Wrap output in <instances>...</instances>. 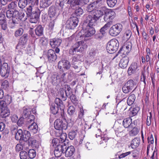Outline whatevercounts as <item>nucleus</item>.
<instances>
[{"mask_svg": "<svg viewBox=\"0 0 159 159\" xmlns=\"http://www.w3.org/2000/svg\"><path fill=\"white\" fill-rule=\"evenodd\" d=\"M26 0L28 3L31 4L26 9L27 16L30 18L31 23H36L39 20L40 11L39 9H37L32 11V7L35 5H38L39 0Z\"/></svg>", "mask_w": 159, "mask_h": 159, "instance_id": "1", "label": "nucleus"}, {"mask_svg": "<svg viewBox=\"0 0 159 159\" xmlns=\"http://www.w3.org/2000/svg\"><path fill=\"white\" fill-rule=\"evenodd\" d=\"M55 103L56 105L52 104L50 106L51 112L54 115L58 114L62 117L64 114L65 109V105L63 102L60 98H57L55 99Z\"/></svg>", "mask_w": 159, "mask_h": 159, "instance_id": "2", "label": "nucleus"}, {"mask_svg": "<svg viewBox=\"0 0 159 159\" xmlns=\"http://www.w3.org/2000/svg\"><path fill=\"white\" fill-rule=\"evenodd\" d=\"M87 46L84 41L83 40L75 43L69 50V54L74 55L76 52H82L87 48Z\"/></svg>", "mask_w": 159, "mask_h": 159, "instance_id": "3", "label": "nucleus"}, {"mask_svg": "<svg viewBox=\"0 0 159 159\" xmlns=\"http://www.w3.org/2000/svg\"><path fill=\"white\" fill-rule=\"evenodd\" d=\"M95 30L93 27L87 25L85 29H83L79 32L77 35L80 38L89 37L95 34Z\"/></svg>", "mask_w": 159, "mask_h": 159, "instance_id": "4", "label": "nucleus"}, {"mask_svg": "<svg viewBox=\"0 0 159 159\" xmlns=\"http://www.w3.org/2000/svg\"><path fill=\"white\" fill-rule=\"evenodd\" d=\"M79 22L78 18L73 16L70 18L66 21V27L70 30H73L77 26Z\"/></svg>", "mask_w": 159, "mask_h": 159, "instance_id": "5", "label": "nucleus"}, {"mask_svg": "<svg viewBox=\"0 0 159 159\" xmlns=\"http://www.w3.org/2000/svg\"><path fill=\"white\" fill-rule=\"evenodd\" d=\"M23 108V116L25 118H27L26 122L28 124L33 122L34 120V117L33 115H31L32 109L29 107H24Z\"/></svg>", "mask_w": 159, "mask_h": 159, "instance_id": "6", "label": "nucleus"}, {"mask_svg": "<svg viewBox=\"0 0 159 159\" xmlns=\"http://www.w3.org/2000/svg\"><path fill=\"white\" fill-rule=\"evenodd\" d=\"M54 127L55 128L59 130L61 133L62 132V130H66L67 128V124L66 123H64L63 121L60 119H57L54 122Z\"/></svg>", "mask_w": 159, "mask_h": 159, "instance_id": "7", "label": "nucleus"}, {"mask_svg": "<svg viewBox=\"0 0 159 159\" xmlns=\"http://www.w3.org/2000/svg\"><path fill=\"white\" fill-rule=\"evenodd\" d=\"M123 26L120 24L113 25L110 29V35L115 36L119 34L121 31Z\"/></svg>", "mask_w": 159, "mask_h": 159, "instance_id": "8", "label": "nucleus"}, {"mask_svg": "<svg viewBox=\"0 0 159 159\" xmlns=\"http://www.w3.org/2000/svg\"><path fill=\"white\" fill-rule=\"evenodd\" d=\"M66 148V145L61 143L57 145L55 148L54 151V154L55 156L57 157H60L62 153H65V150Z\"/></svg>", "mask_w": 159, "mask_h": 159, "instance_id": "9", "label": "nucleus"}, {"mask_svg": "<svg viewBox=\"0 0 159 159\" xmlns=\"http://www.w3.org/2000/svg\"><path fill=\"white\" fill-rule=\"evenodd\" d=\"M131 154V156L133 158L132 159H138L139 153L138 152V151L135 150L122 153L120 155H118V157L119 159H121Z\"/></svg>", "mask_w": 159, "mask_h": 159, "instance_id": "10", "label": "nucleus"}, {"mask_svg": "<svg viewBox=\"0 0 159 159\" xmlns=\"http://www.w3.org/2000/svg\"><path fill=\"white\" fill-rule=\"evenodd\" d=\"M70 62L67 60H62L60 61L58 64V67L61 71H64V70L69 69L70 67Z\"/></svg>", "mask_w": 159, "mask_h": 159, "instance_id": "11", "label": "nucleus"}, {"mask_svg": "<svg viewBox=\"0 0 159 159\" xmlns=\"http://www.w3.org/2000/svg\"><path fill=\"white\" fill-rule=\"evenodd\" d=\"M131 50V46L125 44L120 48L119 51V53L122 57L127 56Z\"/></svg>", "mask_w": 159, "mask_h": 159, "instance_id": "12", "label": "nucleus"}, {"mask_svg": "<svg viewBox=\"0 0 159 159\" xmlns=\"http://www.w3.org/2000/svg\"><path fill=\"white\" fill-rule=\"evenodd\" d=\"M129 58L128 56L122 57L119 61L118 64L119 67L122 69L126 68L129 64Z\"/></svg>", "mask_w": 159, "mask_h": 159, "instance_id": "13", "label": "nucleus"}, {"mask_svg": "<svg viewBox=\"0 0 159 159\" xmlns=\"http://www.w3.org/2000/svg\"><path fill=\"white\" fill-rule=\"evenodd\" d=\"M60 13L61 12L55 6H52L49 8L48 13L51 18L55 17L56 15H59Z\"/></svg>", "mask_w": 159, "mask_h": 159, "instance_id": "14", "label": "nucleus"}, {"mask_svg": "<svg viewBox=\"0 0 159 159\" xmlns=\"http://www.w3.org/2000/svg\"><path fill=\"white\" fill-rule=\"evenodd\" d=\"M119 43L117 39H112L110 41V48L112 52V53H114L118 49Z\"/></svg>", "mask_w": 159, "mask_h": 159, "instance_id": "15", "label": "nucleus"}, {"mask_svg": "<svg viewBox=\"0 0 159 159\" xmlns=\"http://www.w3.org/2000/svg\"><path fill=\"white\" fill-rule=\"evenodd\" d=\"M47 57L48 61L50 62L54 61L57 59V55L53 50L50 49L48 51Z\"/></svg>", "mask_w": 159, "mask_h": 159, "instance_id": "16", "label": "nucleus"}, {"mask_svg": "<svg viewBox=\"0 0 159 159\" xmlns=\"http://www.w3.org/2000/svg\"><path fill=\"white\" fill-rule=\"evenodd\" d=\"M101 0H97L96 1L89 5L86 7V10L89 12H91L96 8H98L97 4L101 3Z\"/></svg>", "mask_w": 159, "mask_h": 159, "instance_id": "17", "label": "nucleus"}, {"mask_svg": "<svg viewBox=\"0 0 159 159\" xmlns=\"http://www.w3.org/2000/svg\"><path fill=\"white\" fill-rule=\"evenodd\" d=\"M98 20L91 15H89L86 17V22L88 23L87 25L93 27L96 23Z\"/></svg>", "mask_w": 159, "mask_h": 159, "instance_id": "18", "label": "nucleus"}, {"mask_svg": "<svg viewBox=\"0 0 159 159\" xmlns=\"http://www.w3.org/2000/svg\"><path fill=\"white\" fill-rule=\"evenodd\" d=\"M75 151L74 147L73 146L67 147L65 150V156L66 157H70L74 153Z\"/></svg>", "mask_w": 159, "mask_h": 159, "instance_id": "19", "label": "nucleus"}, {"mask_svg": "<svg viewBox=\"0 0 159 159\" xmlns=\"http://www.w3.org/2000/svg\"><path fill=\"white\" fill-rule=\"evenodd\" d=\"M62 40L60 38H54L51 40L50 44L52 48L58 47L60 46Z\"/></svg>", "mask_w": 159, "mask_h": 159, "instance_id": "20", "label": "nucleus"}, {"mask_svg": "<svg viewBox=\"0 0 159 159\" xmlns=\"http://www.w3.org/2000/svg\"><path fill=\"white\" fill-rule=\"evenodd\" d=\"M27 124L30 125L28 127V129L30 131L34 134L36 133L38 130V126L36 123L34 122V120L33 122H29Z\"/></svg>", "mask_w": 159, "mask_h": 159, "instance_id": "21", "label": "nucleus"}, {"mask_svg": "<svg viewBox=\"0 0 159 159\" xmlns=\"http://www.w3.org/2000/svg\"><path fill=\"white\" fill-rule=\"evenodd\" d=\"M138 68V64L135 62H133L127 71L128 74L131 75L134 73Z\"/></svg>", "mask_w": 159, "mask_h": 159, "instance_id": "22", "label": "nucleus"}, {"mask_svg": "<svg viewBox=\"0 0 159 159\" xmlns=\"http://www.w3.org/2000/svg\"><path fill=\"white\" fill-rule=\"evenodd\" d=\"M58 74H53L52 75L50 82L53 85L57 86L59 84L60 80L59 79H58Z\"/></svg>", "mask_w": 159, "mask_h": 159, "instance_id": "23", "label": "nucleus"}, {"mask_svg": "<svg viewBox=\"0 0 159 159\" xmlns=\"http://www.w3.org/2000/svg\"><path fill=\"white\" fill-rule=\"evenodd\" d=\"M132 119L130 117L124 119L123 121V125L125 128H128L129 129L133 127V123H132Z\"/></svg>", "mask_w": 159, "mask_h": 159, "instance_id": "24", "label": "nucleus"}, {"mask_svg": "<svg viewBox=\"0 0 159 159\" xmlns=\"http://www.w3.org/2000/svg\"><path fill=\"white\" fill-rule=\"evenodd\" d=\"M140 144V139L138 137H136L132 140L130 143V146L133 149H134L137 148L139 146Z\"/></svg>", "mask_w": 159, "mask_h": 159, "instance_id": "25", "label": "nucleus"}, {"mask_svg": "<svg viewBox=\"0 0 159 159\" xmlns=\"http://www.w3.org/2000/svg\"><path fill=\"white\" fill-rule=\"evenodd\" d=\"M129 134L130 136H136L139 133V132L140 129L139 128L136 127H131L130 129H129Z\"/></svg>", "mask_w": 159, "mask_h": 159, "instance_id": "26", "label": "nucleus"}, {"mask_svg": "<svg viewBox=\"0 0 159 159\" xmlns=\"http://www.w3.org/2000/svg\"><path fill=\"white\" fill-rule=\"evenodd\" d=\"M139 107L136 106V105L134 107H131L129 109V110L130 111L129 116L133 117L136 115L139 111Z\"/></svg>", "mask_w": 159, "mask_h": 159, "instance_id": "27", "label": "nucleus"}, {"mask_svg": "<svg viewBox=\"0 0 159 159\" xmlns=\"http://www.w3.org/2000/svg\"><path fill=\"white\" fill-rule=\"evenodd\" d=\"M136 99V96L133 92H131L129 94L127 100V103L129 106L132 105Z\"/></svg>", "mask_w": 159, "mask_h": 159, "instance_id": "28", "label": "nucleus"}, {"mask_svg": "<svg viewBox=\"0 0 159 159\" xmlns=\"http://www.w3.org/2000/svg\"><path fill=\"white\" fill-rule=\"evenodd\" d=\"M35 34L38 37L41 36L43 35V28L41 25H38L35 30Z\"/></svg>", "mask_w": 159, "mask_h": 159, "instance_id": "29", "label": "nucleus"}, {"mask_svg": "<svg viewBox=\"0 0 159 159\" xmlns=\"http://www.w3.org/2000/svg\"><path fill=\"white\" fill-rule=\"evenodd\" d=\"M102 10L104 13V20L107 23H109V10L106 7H104L102 8Z\"/></svg>", "mask_w": 159, "mask_h": 159, "instance_id": "30", "label": "nucleus"}, {"mask_svg": "<svg viewBox=\"0 0 159 159\" xmlns=\"http://www.w3.org/2000/svg\"><path fill=\"white\" fill-rule=\"evenodd\" d=\"M10 115L9 110L7 107H2L1 110V116L2 118H6L9 116Z\"/></svg>", "mask_w": 159, "mask_h": 159, "instance_id": "31", "label": "nucleus"}, {"mask_svg": "<svg viewBox=\"0 0 159 159\" xmlns=\"http://www.w3.org/2000/svg\"><path fill=\"white\" fill-rule=\"evenodd\" d=\"M109 27V23H107L100 30V32L102 36H106Z\"/></svg>", "mask_w": 159, "mask_h": 159, "instance_id": "32", "label": "nucleus"}, {"mask_svg": "<svg viewBox=\"0 0 159 159\" xmlns=\"http://www.w3.org/2000/svg\"><path fill=\"white\" fill-rule=\"evenodd\" d=\"M30 134L29 131L26 130H24L21 140L28 141L31 138L30 137Z\"/></svg>", "mask_w": 159, "mask_h": 159, "instance_id": "33", "label": "nucleus"}, {"mask_svg": "<svg viewBox=\"0 0 159 159\" xmlns=\"http://www.w3.org/2000/svg\"><path fill=\"white\" fill-rule=\"evenodd\" d=\"M15 133L16 139L17 140H21L23 131L21 129H16Z\"/></svg>", "mask_w": 159, "mask_h": 159, "instance_id": "34", "label": "nucleus"}, {"mask_svg": "<svg viewBox=\"0 0 159 159\" xmlns=\"http://www.w3.org/2000/svg\"><path fill=\"white\" fill-rule=\"evenodd\" d=\"M57 96L61 98V99L65 101L67 99L65 93V91L63 89H60L57 92Z\"/></svg>", "mask_w": 159, "mask_h": 159, "instance_id": "35", "label": "nucleus"}, {"mask_svg": "<svg viewBox=\"0 0 159 159\" xmlns=\"http://www.w3.org/2000/svg\"><path fill=\"white\" fill-rule=\"evenodd\" d=\"M51 3V0H40V7L43 8H45L48 7L50 5Z\"/></svg>", "mask_w": 159, "mask_h": 159, "instance_id": "36", "label": "nucleus"}, {"mask_svg": "<svg viewBox=\"0 0 159 159\" xmlns=\"http://www.w3.org/2000/svg\"><path fill=\"white\" fill-rule=\"evenodd\" d=\"M110 58L112 60L116 62H118L121 59L120 58V53H119V52L117 53L114 54L113 53H110Z\"/></svg>", "mask_w": 159, "mask_h": 159, "instance_id": "37", "label": "nucleus"}, {"mask_svg": "<svg viewBox=\"0 0 159 159\" xmlns=\"http://www.w3.org/2000/svg\"><path fill=\"white\" fill-rule=\"evenodd\" d=\"M65 93L67 98H69L73 94L72 90L69 85H65Z\"/></svg>", "mask_w": 159, "mask_h": 159, "instance_id": "38", "label": "nucleus"}, {"mask_svg": "<svg viewBox=\"0 0 159 159\" xmlns=\"http://www.w3.org/2000/svg\"><path fill=\"white\" fill-rule=\"evenodd\" d=\"M66 3L70 4L71 7L82 4L81 0H68Z\"/></svg>", "mask_w": 159, "mask_h": 159, "instance_id": "39", "label": "nucleus"}, {"mask_svg": "<svg viewBox=\"0 0 159 159\" xmlns=\"http://www.w3.org/2000/svg\"><path fill=\"white\" fill-rule=\"evenodd\" d=\"M103 15V12L101 10H97L95 11L93 16L98 20Z\"/></svg>", "mask_w": 159, "mask_h": 159, "instance_id": "40", "label": "nucleus"}, {"mask_svg": "<svg viewBox=\"0 0 159 159\" xmlns=\"http://www.w3.org/2000/svg\"><path fill=\"white\" fill-rule=\"evenodd\" d=\"M67 112L70 116H73L75 114V108L73 106H70L68 109Z\"/></svg>", "mask_w": 159, "mask_h": 159, "instance_id": "41", "label": "nucleus"}, {"mask_svg": "<svg viewBox=\"0 0 159 159\" xmlns=\"http://www.w3.org/2000/svg\"><path fill=\"white\" fill-rule=\"evenodd\" d=\"M116 14L115 12L112 9H110V22L111 23L115 22L116 20Z\"/></svg>", "mask_w": 159, "mask_h": 159, "instance_id": "42", "label": "nucleus"}, {"mask_svg": "<svg viewBox=\"0 0 159 159\" xmlns=\"http://www.w3.org/2000/svg\"><path fill=\"white\" fill-rule=\"evenodd\" d=\"M78 132V131L77 129L71 130V131L69 133L68 136L69 138L71 140L73 139L77 135Z\"/></svg>", "mask_w": 159, "mask_h": 159, "instance_id": "43", "label": "nucleus"}, {"mask_svg": "<svg viewBox=\"0 0 159 159\" xmlns=\"http://www.w3.org/2000/svg\"><path fill=\"white\" fill-rule=\"evenodd\" d=\"M28 2L26 0H19L18 5L19 7L21 9H23L26 6Z\"/></svg>", "mask_w": 159, "mask_h": 159, "instance_id": "44", "label": "nucleus"}, {"mask_svg": "<svg viewBox=\"0 0 159 159\" xmlns=\"http://www.w3.org/2000/svg\"><path fill=\"white\" fill-rule=\"evenodd\" d=\"M69 98H70L72 102L75 106L77 105L78 102V99L75 95L73 94Z\"/></svg>", "mask_w": 159, "mask_h": 159, "instance_id": "45", "label": "nucleus"}, {"mask_svg": "<svg viewBox=\"0 0 159 159\" xmlns=\"http://www.w3.org/2000/svg\"><path fill=\"white\" fill-rule=\"evenodd\" d=\"M29 157L31 159L34 158L36 156V152L34 149H30L28 153Z\"/></svg>", "mask_w": 159, "mask_h": 159, "instance_id": "46", "label": "nucleus"}, {"mask_svg": "<svg viewBox=\"0 0 159 159\" xmlns=\"http://www.w3.org/2000/svg\"><path fill=\"white\" fill-rule=\"evenodd\" d=\"M2 84L1 88L2 89H6L9 87V82L7 80L3 81L0 80V84Z\"/></svg>", "mask_w": 159, "mask_h": 159, "instance_id": "47", "label": "nucleus"}, {"mask_svg": "<svg viewBox=\"0 0 159 159\" xmlns=\"http://www.w3.org/2000/svg\"><path fill=\"white\" fill-rule=\"evenodd\" d=\"M67 0H61L59 1V6L56 7L59 9V11L61 13L63 10V8L64 5V3Z\"/></svg>", "mask_w": 159, "mask_h": 159, "instance_id": "48", "label": "nucleus"}, {"mask_svg": "<svg viewBox=\"0 0 159 159\" xmlns=\"http://www.w3.org/2000/svg\"><path fill=\"white\" fill-rule=\"evenodd\" d=\"M22 13H20L18 11L15 9L13 11V17L17 19H20V20H21L20 15Z\"/></svg>", "mask_w": 159, "mask_h": 159, "instance_id": "49", "label": "nucleus"}, {"mask_svg": "<svg viewBox=\"0 0 159 159\" xmlns=\"http://www.w3.org/2000/svg\"><path fill=\"white\" fill-rule=\"evenodd\" d=\"M127 85H128L129 89L131 90L133 89L134 86L135 85L134 81L133 80H129L126 82Z\"/></svg>", "mask_w": 159, "mask_h": 159, "instance_id": "50", "label": "nucleus"}, {"mask_svg": "<svg viewBox=\"0 0 159 159\" xmlns=\"http://www.w3.org/2000/svg\"><path fill=\"white\" fill-rule=\"evenodd\" d=\"M23 32L24 30L22 28H20L15 32L14 35L16 37L20 36L23 34Z\"/></svg>", "mask_w": 159, "mask_h": 159, "instance_id": "51", "label": "nucleus"}, {"mask_svg": "<svg viewBox=\"0 0 159 159\" xmlns=\"http://www.w3.org/2000/svg\"><path fill=\"white\" fill-rule=\"evenodd\" d=\"M28 35L27 34H24L20 38L19 42L22 43L23 44H26V43L28 40Z\"/></svg>", "mask_w": 159, "mask_h": 159, "instance_id": "52", "label": "nucleus"}, {"mask_svg": "<svg viewBox=\"0 0 159 159\" xmlns=\"http://www.w3.org/2000/svg\"><path fill=\"white\" fill-rule=\"evenodd\" d=\"M74 14L77 16H80L83 13V9L80 7H78L74 11Z\"/></svg>", "mask_w": 159, "mask_h": 159, "instance_id": "53", "label": "nucleus"}, {"mask_svg": "<svg viewBox=\"0 0 159 159\" xmlns=\"http://www.w3.org/2000/svg\"><path fill=\"white\" fill-rule=\"evenodd\" d=\"M61 134L60 135V137L58 138V139L60 140L61 143L63 144L64 142L67 138V135L66 133H61Z\"/></svg>", "mask_w": 159, "mask_h": 159, "instance_id": "54", "label": "nucleus"}, {"mask_svg": "<svg viewBox=\"0 0 159 159\" xmlns=\"http://www.w3.org/2000/svg\"><path fill=\"white\" fill-rule=\"evenodd\" d=\"M25 44H23L22 43L19 42L16 46V48L17 49H18L19 50H20V52L21 53V54H22V52L20 50H22L25 48Z\"/></svg>", "mask_w": 159, "mask_h": 159, "instance_id": "55", "label": "nucleus"}, {"mask_svg": "<svg viewBox=\"0 0 159 159\" xmlns=\"http://www.w3.org/2000/svg\"><path fill=\"white\" fill-rule=\"evenodd\" d=\"M36 140L31 137L28 141V146H30L33 147H35L36 145Z\"/></svg>", "mask_w": 159, "mask_h": 159, "instance_id": "56", "label": "nucleus"}, {"mask_svg": "<svg viewBox=\"0 0 159 159\" xmlns=\"http://www.w3.org/2000/svg\"><path fill=\"white\" fill-rule=\"evenodd\" d=\"M28 156V153L25 151H22L20 153V159H27Z\"/></svg>", "mask_w": 159, "mask_h": 159, "instance_id": "57", "label": "nucleus"}, {"mask_svg": "<svg viewBox=\"0 0 159 159\" xmlns=\"http://www.w3.org/2000/svg\"><path fill=\"white\" fill-rule=\"evenodd\" d=\"M3 100H4L7 104H10L12 102V98L8 95L5 96L3 98Z\"/></svg>", "mask_w": 159, "mask_h": 159, "instance_id": "58", "label": "nucleus"}, {"mask_svg": "<svg viewBox=\"0 0 159 159\" xmlns=\"http://www.w3.org/2000/svg\"><path fill=\"white\" fill-rule=\"evenodd\" d=\"M152 119V113L151 112H149V115L147 116L146 124L147 125H150Z\"/></svg>", "mask_w": 159, "mask_h": 159, "instance_id": "59", "label": "nucleus"}, {"mask_svg": "<svg viewBox=\"0 0 159 159\" xmlns=\"http://www.w3.org/2000/svg\"><path fill=\"white\" fill-rule=\"evenodd\" d=\"M13 11L11 9H8L6 11V15L7 18L10 19L13 17Z\"/></svg>", "mask_w": 159, "mask_h": 159, "instance_id": "60", "label": "nucleus"}, {"mask_svg": "<svg viewBox=\"0 0 159 159\" xmlns=\"http://www.w3.org/2000/svg\"><path fill=\"white\" fill-rule=\"evenodd\" d=\"M17 5L15 2H12L8 5V8L9 9L15 10L17 7Z\"/></svg>", "mask_w": 159, "mask_h": 159, "instance_id": "61", "label": "nucleus"}, {"mask_svg": "<svg viewBox=\"0 0 159 159\" xmlns=\"http://www.w3.org/2000/svg\"><path fill=\"white\" fill-rule=\"evenodd\" d=\"M58 138H54L52 141V144L53 146H57V145L60 144L61 142Z\"/></svg>", "mask_w": 159, "mask_h": 159, "instance_id": "62", "label": "nucleus"}, {"mask_svg": "<svg viewBox=\"0 0 159 159\" xmlns=\"http://www.w3.org/2000/svg\"><path fill=\"white\" fill-rule=\"evenodd\" d=\"M6 23V18L5 15L2 13H0V24Z\"/></svg>", "mask_w": 159, "mask_h": 159, "instance_id": "63", "label": "nucleus"}, {"mask_svg": "<svg viewBox=\"0 0 159 159\" xmlns=\"http://www.w3.org/2000/svg\"><path fill=\"white\" fill-rule=\"evenodd\" d=\"M128 87L126 83L123 87L122 88V91L125 93H127L131 91Z\"/></svg>", "mask_w": 159, "mask_h": 159, "instance_id": "64", "label": "nucleus"}]
</instances>
